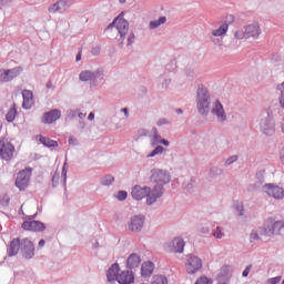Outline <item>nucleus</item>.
<instances>
[{
  "label": "nucleus",
  "instance_id": "nucleus-43",
  "mask_svg": "<svg viewBox=\"0 0 284 284\" xmlns=\"http://www.w3.org/2000/svg\"><path fill=\"white\" fill-rule=\"evenodd\" d=\"M91 53L97 57V54L101 53V47H95L91 50Z\"/></svg>",
  "mask_w": 284,
  "mask_h": 284
},
{
  "label": "nucleus",
  "instance_id": "nucleus-33",
  "mask_svg": "<svg viewBox=\"0 0 284 284\" xmlns=\"http://www.w3.org/2000/svg\"><path fill=\"white\" fill-rule=\"evenodd\" d=\"M58 2L60 3V10H68V8L72 6V2H70V0H60Z\"/></svg>",
  "mask_w": 284,
  "mask_h": 284
},
{
  "label": "nucleus",
  "instance_id": "nucleus-9",
  "mask_svg": "<svg viewBox=\"0 0 284 284\" xmlns=\"http://www.w3.org/2000/svg\"><path fill=\"white\" fill-rule=\"evenodd\" d=\"M150 192H152V189L148 186L142 187L141 185H135L131 190V196L135 201H143V199H145L146 196V201H148V199H150Z\"/></svg>",
  "mask_w": 284,
  "mask_h": 284
},
{
  "label": "nucleus",
  "instance_id": "nucleus-27",
  "mask_svg": "<svg viewBox=\"0 0 284 284\" xmlns=\"http://www.w3.org/2000/svg\"><path fill=\"white\" fill-rule=\"evenodd\" d=\"M168 21V18L165 17H160L158 20H153L150 22V29L151 30H156L160 26H163Z\"/></svg>",
  "mask_w": 284,
  "mask_h": 284
},
{
  "label": "nucleus",
  "instance_id": "nucleus-7",
  "mask_svg": "<svg viewBox=\"0 0 284 284\" xmlns=\"http://www.w3.org/2000/svg\"><path fill=\"white\" fill-rule=\"evenodd\" d=\"M30 176H32V169H26L20 171L16 180V186L20 190H26V187H28V184L30 183Z\"/></svg>",
  "mask_w": 284,
  "mask_h": 284
},
{
  "label": "nucleus",
  "instance_id": "nucleus-12",
  "mask_svg": "<svg viewBox=\"0 0 284 284\" xmlns=\"http://www.w3.org/2000/svg\"><path fill=\"white\" fill-rule=\"evenodd\" d=\"M261 24L258 22H252L245 27L246 39H258L261 37Z\"/></svg>",
  "mask_w": 284,
  "mask_h": 284
},
{
  "label": "nucleus",
  "instance_id": "nucleus-50",
  "mask_svg": "<svg viewBox=\"0 0 284 284\" xmlns=\"http://www.w3.org/2000/svg\"><path fill=\"white\" fill-rule=\"evenodd\" d=\"M45 245V240H40L39 241V247H43Z\"/></svg>",
  "mask_w": 284,
  "mask_h": 284
},
{
  "label": "nucleus",
  "instance_id": "nucleus-37",
  "mask_svg": "<svg viewBox=\"0 0 284 284\" xmlns=\"http://www.w3.org/2000/svg\"><path fill=\"white\" fill-rule=\"evenodd\" d=\"M118 201H125L128 199V192L126 191H120L116 195Z\"/></svg>",
  "mask_w": 284,
  "mask_h": 284
},
{
  "label": "nucleus",
  "instance_id": "nucleus-15",
  "mask_svg": "<svg viewBox=\"0 0 284 284\" xmlns=\"http://www.w3.org/2000/svg\"><path fill=\"white\" fill-rule=\"evenodd\" d=\"M61 119V111L53 109L47 113H44L42 118V123L52 124Z\"/></svg>",
  "mask_w": 284,
  "mask_h": 284
},
{
  "label": "nucleus",
  "instance_id": "nucleus-25",
  "mask_svg": "<svg viewBox=\"0 0 284 284\" xmlns=\"http://www.w3.org/2000/svg\"><path fill=\"white\" fill-rule=\"evenodd\" d=\"M152 132L153 135L151 138V145L154 148L155 145H159V143H161L163 138H161V134H159V130H156V128H153Z\"/></svg>",
  "mask_w": 284,
  "mask_h": 284
},
{
  "label": "nucleus",
  "instance_id": "nucleus-30",
  "mask_svg": "<svg viewBox=\"0 0 284 284\" xmlns=\"http://www.w3.org/2000/svg\"><path fill=\"white\" fill-rule=\"evenodd\" d=\"M94 78V73L92 71H82L80 73V81H91Z\"/></svg>",
  "mask_w": 284,
  "mask_h": 284
},
{
  "label": "nucleus",
  "instance_id": "nucleus-58",
  "mask_svg": "<svg viewBox=\"0 0 284 284\" xmlns=\"http://www.w3.org/2000/svg\"><path fill=\"white\" fill-rule=\"evenodd\" d=\"M282 284H284V280L282 281Z\"/></svg>",
  "mask_w": 284,
  "mask_h": 284
},
{
  "label": "nucleus",
  "instance_id": "nucleus-14",
  "mask_svg": "<svg viewBox=\"0 0 284 284\" xmlns=\"http://www.w3.org/2000/svg\"><path fill=\"white\" fill-rule=\"evenodd\" d=\"M144 223H145V217L143 215H135L131 217L129 222V230L131 232H141V230H143Z\"/></svg>",
  "mask_w": 284,
  "mask_h": 284
},
{
  "label": "nucleus",
  "instance_id": "nucleus-55",
  "mask_svg": "<svg viewBox=\"0 0 284 284\" xmlns=\"http://www.w3.org/2000/svg\"><path fill=\"white\" fill-rule=\"evenodd\" d=\"M120 1V3H125V0H119Z\"/></svg>",
  "mask_w": 284,
  "mask_h": 284
},
{
  "label": "nucleus",
  "instance_id": "nucleus-44",
  "mask_svg": "<svg viewBox=\"0 0 284 284\" xmlns=\"http://www.w3.org/2000/svg\"><path fill=\"white\" fill-rule=\"evenodd\" d=\"M61 179V176L59 175V173H55L52 178V183L53 185H57V183H59V180Z\"/></svg>",
  "mask_w": 284,
  "mask_h": 284
},
{
  "label": "nucleus",
  "instance_id": "nucleus-2",
  "mask_svg": "<svg viewBox=\"0 0 284 284\" xmlns=\"http://www.w3.org/2000/svg\"><path fill=\"white\" fill-rule=\"evenodd\" d=\"M170 181V174L163 170H153L151 175V183H153V189L149 193V199L146 200L148 205H153L156 203L158 199L163 196V185Z\"/></svg>",
  "mask_w": 284,
  "mask_h": 284
},
{
  "label": "nucleus",
  "instance_id": "nucleus-21",
  "mask_svg": "<svg viewBox=\"0 0 284 284\" xmlns=\"http://www.w3.org/2000/svg\"><path fill=\"white\" fill-rule=\"evenodd\" d=\"M154 272V263L152 262H144L141 267V274L144 278L152 276Z\"/></svg>",
  "mask_w": 284,
  "mask_h": 284
},
{
  "label": "nucleus",
  "instance_id": "nucleus-57",
  "mask_svg": "<svg viewBox=\"0 0 284 284\" xmlns=\"http://www.w3.org/2000/svg\"><path fill=\"white\" fill-rule=\"evenodd\" d=\"M47 88H50V84H47Z\"/></svg>",
  "mask_w": 284,
  "mask_h": 284
},
{
  "label": "nucleus",
  "instance_id": "nucleus-23",
  "mask_svg": "<svg viewBox=\"0 0 284 284\" xmlns=\"http://www.w3.org/2000/svg\"><path fill=\"white\" fill-rule=\"evenodd\" d=\"M22 97H23L22 108H26V109L30 108V103H32V99H33L32 91H29V90L22 91Z\"/></svg>",
  "mask_w": 284,
  "mask_h": 284
},
{
  "label": "nucleus",
  "instance_id": "nucleus-46",
  "mask_svg": "<svg viewBox=\"0 0 284 284\" xmlns=\"http://www.w3.org/2000/svg\"><path fill=\"white\" fill-rule=\"evenodd\" d=\"M132 43H134V36L133 33H131L128 38V45H132Z\"/></svg>",
  "mask_w": 284,
  "mask_h": 284
},
{
  "label": "nucleus",
  "instance_id": "nucleus-6",
  "mask_svg": "<svg viewBox=\"0 0 284 284\" xmlns=\"http://www.w3.org/2000/svg\"><path fill=\"white\" fill-rule=\"evenodd\" d=\"M0 156L3 161H10L14 156V145L6 139L0 140Z\"/></svg>",
  "mask_w": 284,
  "mask_h": 284
},
{
  "label": "nucleus",
  "instance_id": "nucleus-53",
  "mask_svg": "<svg viewBox=\"0 0 284 284\" xmlns=\"http://www.w3.org/2000/svg\"><path fill=\"white\" fill-rule=\"evenodd\" d=\"M122 112H124L125 116H128V108L122 109Z\"/></svg>",
  "mask_w": 284,
  "mask_h": 284
},
{
  "label": "nucleus",
  "instance_id": "nucleus-17",
  "mask_svg": "<svg viewBox=\"0 0 284 284\" xmlns=\"http://www.w3.org/2000/svg\"><path fill=\"white\" fill-rule=\"evenodd\" d=\"M116 281L120 284H132L134 283V273L132 271H122L118 274Z\"/></svg>",
  "mask_w": 284,
  "mask_h": 284
},
{
  "label": "nucleus",
  "instance_id": "nucleus-20",
  "mask_svg": "<svg viewBox=\"0 0 284 284\" xmlns=\"http://www.w3.org/2000/svg\"><path fill=\"white\" fill-rule=\"evenodd\" d=\"M20 247H21V240L19 237L13 239L8 248L9 256H17V254H19Z\"/></svg>",
  "mask_w": 284,
  "mask_h": 284
},
{
  "label": "nucleus",
  "instance_id": "nucleus-56",
  "mask_svg": "<svg viewBox=\"0 0 284 284\" xmlns=\"http://www.w3.org/2000/svg\"><path fill=\"white\" fill-rule=\"evenodd\" d=\"M47 88H50V84H47Z\"/></svg>",
  "mask_w": 284,
  "mask_h": 284
},
{
  "label": "nucleus",
  "instance_id": "nucleus-32",
  "mask_svg": "<svg viewBox=\"0 0 284 284\" xmlns=\"http://www.w3.org/2000/svg\"><path fill=\"white\" fill-rule=\"evenodd\" d=\"M61 3L63 2H55L53 3L51 7H49V12L51 13H55V12H59L61 10Z\"/></svg>",
  "mask_w": 284,
  "mask_h": 284
},
{
  "label": "nucleus",
  "instance_id": "nucleus-10",
  "mask_svg": "<svg viewBox=\"0 0 284 284\" xmlns=\"http://www.w3.org/2000/svg\"><path fill=\"white\" fill-rule=\"evenodd\" d=\"M201 267H203V261H201L199 256L194 255L190 256L185 264V270L187 274H196V272H199Z\"/></svg>",
  "mask_w": 284,
  "mask_h": 284
},
{
  "label": "nucleus",
  "instance_id": "nucleus-35",
  "mask_svg": "<svg viewBox=\"0 0 284 284\" xmlns=\"http://www.w3.org/2000/svg\"><path fill=\"white\" fill-rule=\"evenodd\" d=\"M235 39H247V33L243 30H237L234 33Z\"/></svg>",
  "mask_w": 284,
  "mask_h": 284
},
{
  "label": "nucleus",
  "instance_id": "nucleus-41",
  "mask_svg": "<svg viewBox=\"0 0 284 284\" xmlns=\"http://www.w3.org/2000/svg\"><path fill=\"white\" fill-rule=\"evenodd\" d=\"M235 161H239V156L233 155L226 160V165H232V163H235Z\"/></svg>",
  "mask_w": 284,
  "mask_h": 284
},
{
  "label": "nucleus",
  "instance_id": "nucleus-13",
  "mask_svg": "<svg viewBox=\"0 0 284 284\" xmlns=\"http://www.w3.org/2000/svg\"><path fill=\"white\" fill-rule=\"evenodd\" d=\"M22 230L27 232H43L45 230V224L39 221H26L22 223Z\"/></svg>",
  "mask_w": 284,
  "mask_h": 284
},
{
  "label": "nucleus",
  "instance_id": "nucleus-11",
  "mask_svg": "<svg viewBox=\"0 0 284 284\" xmlns=\"http://www.w3.org/2000/svg\"><path fill=\"white\" fill-rule=\"evenodd\" d=\"M263 191L267 196H271L272 199L281 200L284 196V190L283 187L274 184H265L263 186Z\"/></svg>",
  "mask_w": 284,
  "mask_h": 284
},
{
  "label": "nucleus",
  "instance_id": "nucleus-22",
  "mask_svg": "<svg viewBox=\"0 0 284 284\" xmlns=\"http://www.w3.org/2000/svg\"><path fill=\"white\" fill-rule=\"evenodd\" d=\"M261 130L266 135L274 134V123H272L270 120H264L261 122Z\"/></svg>",
  "mask_w": 284,
  "mask_h": 284
},
{
  "label": "nucleus",
  "instance_id": "nucleus-26",
  "mask_svg": "<svg viewBox=\"0 0 284 284\" xmlns=\"http://www.w3.org/2000/svg\"><path fill=\"white\" fill-rule=\"evenodd\" d=\"M229 26L227 24H222L219 29H214L212 31L213 37H223L225 34H227V30H229Z\"/></svg>",
  "mask_w": 284,
  "mask_h": 284
},
{
  "label": "nucleus",
  "instance_id": "nucleus-42",
  "mask_svg": "<svg viewBox=\"0 0 284 284\" xmlns=\"http://www.w3.org/2000/svg\"><path fill=\"white\" fill-rule=\"evenodd\" d=\"M251 271H252V265L246 266V268L242 273V276H244V277L250 276Z\"/></svg>",
  "mask_w": 284,
  "mask_h": 284
},
{
  "label": "nucleus",
  "instance_id": "nucleus-36",
  "mask_svg": "<svg viewBox=\"0 0 284 284\" xmlns=\"http://www.w3.org/2000/svg\"><path fill=\"white\" fill-rule=\"evenodd\" d=\"M212 281L210 278H207L206 276H201L195 284H211Z\"/></svg>",
  "mask_w": 284,
  "mask_h": 284
},
{
  "label": "nucleus",
  "instance_id": "nucleus-5",
  "mask_svg": "<svg viewBox=\"0 0 284 284\" xmlns=\"http://www.w3.org/2000/svg\"><path fill=\"white\" fill-rule=\"evenodd\" d=\"M23 72V68L16 67L13 69H0V81L1 83H10V81H13V79H17V77H20V74Z\"/></svg>",
  "mask_w": 284,
  "mask_h": 284
},
{
  "label": "nucleus",
  "instance_id": "nucleus-45",
  "mask_svg": "<svg viewBox=\"0 0 284 284\" xmlns=\"http://www.w3.org/2000/svg\"><path fill=\"white\" fill-rule=\"evenodd\" d=\"M168 123H169L168 120H166L165 118H162V119H160V120L158 121L156 124L161 126V125H168Z\"/></svg>",
  "mask_w": 284,
  "mask_h": 284
},
{
  "label": "nucleus",
  "instance_id": "nucleus-28",
  "mask_svg": "<svg viewBox=\"0 0 284 284\" xmlns=\"http://www.w3.org/2000/svg\"><path fill=\"white\" fill-rule=\"evenodd\" d=\"M6 119L8 121V123H12V121H14V119H17V105L13 104V106L8 111Z\"/></svg>",
  "mask_w": 284,
  "mask_h": 284
},
{
  "label": "nucleus",
  "instance_id": "nucleus-39",
  "mask_svg": "<svg viewBox=\"0 0 284 284\" xmlns=\"http://www.w3.org/2000/svg\"><path fill=\"white\" fill-rule=\"evenodd\" d=\"M281 281H282V277L281 276H276V277L268 278L266 281V284H277V283H281Z\"/></svg>",
  "mask_w": 284,
  "mask_h": 284
},
{
  "label": "nucleus",
  "instance_id": "nucleus-16",
  "mask_svg": "<svg viewBox=\"0 0 284 284\" xmlns=\"http://www.w3.org/2000/svg\"><path fill=\"white\" fill-rule=\"evenodd\" d=\"M21 250L26 258H32L34 256V244L32 241L24 239L21 243Z\"/></svg>",
  "mask_w": 284,
  "mask_h": 284
},
{
  "label": "nucleus",
  "instance_id": "nucleus-38",
  "mask_svg": "<svg viewBox=\"0 0 284 284\" xmlns=\"http://www.w3.org/2000/svg\"><path fill=\"white\" fill-rule=\"evenodd\" d=\"M0 204L3 205L4 207H6L7 205H9V204H10V196L3 195V196L1 197V200H0Z\"/></svg>",
  "mask_w": 284,
  "mask_h": 284
},
{
  "label": "nucleus",
  "instance_id": "nucleus-19",
  "mask_svg": "<svg viewBox=\"0 0 284 284\" xmlns=\"http://www.w3.org/2000/svg\"><path fill=\"white\" fill-rule=\"evenodd\" d=\"M121 268L119 267V264H113L106 272V278L109 283H114L116 281V276H119V271Z\"/></svg>",
  "mask_w": 284,
  "mask_h": 284
},
{
  "label": "nucleus",
  "instance_id": "nucleus-3",
  "mask_svg": "<svg viewBox=\"0 0 284 284\" xmlns=\"http://www.w3.org/2000/svg\"><path fill=\"white\" fill-rule=\"evenodd\" d=\"M129 29L130 23H128L125 19L118 17L113 20V23L106 28V33L109 34L110 39H116L123 43Z\"/></svg>",
  "mask_w": 284,
  "mask_h": 284
},
{
  "label": "nucleus",
  "instance_id": "nucleus-54",
  "mask_svg": "<svg viewBox=\"0 0 284 284\" xmlns=\"http://www.w3.org/2000/svg\"><path fill=\"white\" fill-rule=\"evenodd\" d=\"M176 112H178V114H183V110H181V109H178Z\"/></svg>",
  "mask_w": 284,
  "mask_h": 284
},
{
  "label": "nucleus",
  "instance_id": "nucleus-24",
  "mask_svg": "<svg viewBox=\"0 0 284 284\" xmlns=\"http://www.w3.org/2000/svg\"><path fill=\"white\" fill-rule=\"evenodd\" d=\"M39 141L42 143V145H45L47 148H57L59 144L57 141L51 140L50 138H45L43 135H39Z\"/></svg>",
  "mask_w": 284,
  "mask_h": 284
},
{
  "label": "nucleus",
  "instance_id": "nucleus-49",
  "mask_svg": "<svg viewBox=\"0 0 284 284\" xmlns=\"http://www.w3.org/2000/svg\"><path fill=\"white\" fill-rule=\"evenodd\" d=\"M88 119H89V121H94V113L91 112V113L89 114Z\"/></svg>",
  "mask_w": 284,
  "mask_h": 284
},
{
  "label": "nucleus",
  "instance_id": "nucleus-34",
  "mask_svg": "<svg viewBox=\"0 0 284 284\" xmlns=\"http://www.w3.org/2000/svg\"><path fill=\"white\" fill-rule=\"evenodd\" d=\"M163 146H156L149 155L148 158L151 159L152 156H156V154H163Z\"/></svg>",
  "mask_w": 284,
  "mask_h": 284
},
{
  "label": "nucleus",
  "instance_id": "nucleus-52",
  "mask_svg": "<svg viewBox=\"0 0 284 284\" xmlns=\"http://www.w3.org/2000/svg\"><path fill=\"white\" fill-rule=\"evenodd\" d=\"M78 116L79 119H85V113H79Z\"/></svg>",
  "mask_w": 284,
  "mask_h": 284
},
{
  "label": "nucleus",
  "instance_id": "nucleus-1",
  "mask_svg": "<svg viewBox=\"0 0 284 284\" xmlns=\"http://www.w3.org/2000/svg\"><path fill=\"white\" fill-rule=\"evenodd\" d=\"M196 108L199 114L201 116H207L210 112L217 118V121H226L227 115H225V110L223 109V104L219 100L215 101L212 105V101L210 99V93L207 89L200 88L197 89V97H196Z\"/></svg>",
  "mask_w": 284,
  "mask_h": 284
},
{
  "label": "nucleus",
  "instance_id": "nucleus-31",
  "mask_svg": "<svg viewBox=\"0 0 284 284\" xmlns=\"http://www.w3.org/2000/svg\"><path fill=\"white\" fill-rule=\"evenodd\" d=\"M112 183H114V176L112 175H106L101 180V185H112Z\"/></svg>",
  "mask_w": 284,
  "mask_h": 284
},
{
  "label": "nucleus",
  "instance_id": "nucleus-4",
  "mask_svg": "<svg viewBox=\"0 0 284 284\" xmlns=\"http://www.w3.org/2000/svg\"><path fill=\"white\" fill-rule=\"evenodd\" d=\"M284 230V221L277 220L274 217H268L265 220L264 225L262 227V234L264 236H281Z\"/></svg>",
  "mask_w": 284,
  "mask_h": 284
},
{
  "label": "nucleus",
  "instance_id": "nucleus-51",
  "mask_svg": "<svg viewBox=\"0 0 284 284\" xmlns=\"http://www.w3.org/2000/svg\"><path fill=\"white\" fill-rule=\"evenodd\" d=\"M75 61H81V51H79V53L77 54Z\"/></svg>",
  "mask_w": 284,
  "mask_h": 284
},
{
  "label": "nucleus",
  "instance_id": "nucleus-8",
  "mask_svg": "<svg viewBox=\"0 0 284 284\" xmlns=\"http://www.w3.org/2000/svg\"><path fill=\"white\" fill-rule=\"evenodd\" d=\"M185 247V241L181 237H175L165 244V250L168 252H173L174 254H183Z\"/></svg>",
  "mask_w": 284,
  "mask_h": 284
},
{
  "label": "nucleus",
  "instance_id": "nucleus-40",
  "mask_svg": "<svg viewBox=\"0 0 284 284\" xmlns=\"http://www.w3.org/2000/svg\"><path fill=\"white\" fill-rule=\"evenodd\" d=\"M213 236H214L215 239H223L224 234H223V232H221V229H220V227H216V230H215L214 233H213Z\"/></svg>",
  "mask_w": 284,
  "mask_h": 284
},
{
  "label": "nucleus",
  "instance_id": "nucleus-47",
  "mask_svg": "<svg viewBox=\"0 0 284 284\" xmlns=\"http://www.w3.org/2000/svg\"><path fill=\"white\" fill-rule=\"evenodd\" d=\"M251 240L252 241H258V233H252L251 234Z\"/></svg>",
  "mask_w": 284,
  "mask_h": 284
},
{
  "label": "nucleus",
  "instance_id": "nucleus-18",
  "mask_svg": "<svg viewBox=\"0 0 284 284\" xmlns=\"http://www.w3.org/2000/svg\"><path fill=\"white\" fill-rule=\"evenodd\" d=\"M139 265H141V256L136 253H132L126 260V267L134 270V267H139Z\"/></svg>",
  "mask_w": 284,
  "mask_h": 284
},
{
  "label": "nucleus",
  "instance_id": "nucleus-29",
  "mask_svg": "<svg viewBox=\"0 0 284 284\" xmlns=\"http://www.w3.org/2000/svg\"><path fill=\"white\" fill-rule=\"evenodd\" d=\"M151 284H168V277L165 275H154Z\"/></svg>",
  "mask_w": 284,
  "mask_h": 284
},
{
  "label": "nucleus",
  "instance_id": "nucleus-48",
  "mask_svg": "<svg viewBox=\"0 0 284 284\" xmlns=\"http://www.w3.org/2000/svg\"><path fill=\"white\" fill-rule=\"evenodd\" d=\"M160 143H162V145H165V148H170V142L165 139H162Z\"/></svg>",
  "mask_w": 284,
  "mask_h": 284
}]
</instances>
